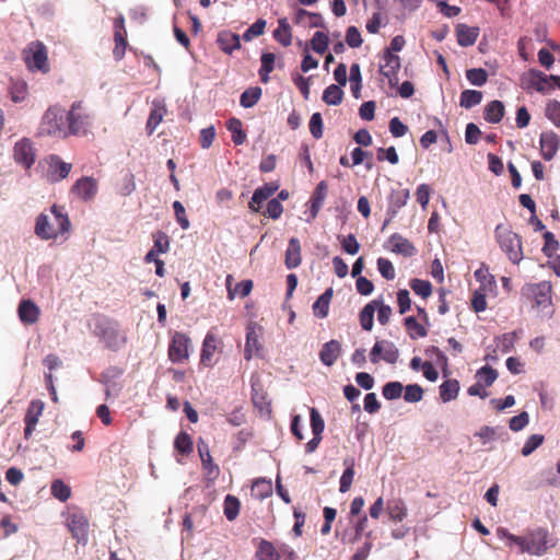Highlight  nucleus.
<instances>
[{
	"label": "nucleus",
	"mask_w": 560,
	"mask_h": 560,
	"mask_svg": "<svg viewBox=\"0 0 560 560\" xmlns=\"http://www.w3.org/2000/svg\"><path fill=\"white\" fill-rule=\"evenodd\" d=\"M389 518L394 522H402L407 517V506L402 499H394L386 506Z\"/></svg>",
	"instance_id": "32"
},
{
	"label": "nucleus",
	"mask_w": 560,
	"mask_h": 560,
	"mask_svg": "<svg viewBox=\"0 0 560 560\" xmlns=\"http://www.w3.org/2000/svg\"><path fill=\"white\" fill-rule=\"evenodd\" d=\"M388 242L392 246V252L404 257H411L417 253L415 245L399 233H394Z\"/></svg>",
	"instance_id": "22"
},
{
	"label": "nucleus",
	"mask_w": 560,
	"mask_h": 560,
	"mask_svg": "<svg viewBox=\"0 0 560 560\" xmlns=\"http://www.w3.org/2000/svg\"><path fill=\"white\" fill-rule=\"evenodd\" d=\"M301 244L296 237H292L289 241L288 248L285 250L284 264L288 269H294L301 265Z\"/></svg>",
	"instance_id": "26"
},
{
	"label": "nucleus",
	"mask_w": 560,
	"mask_h": 560,
	"mask_svg": "<svg viewBox=\"0 0 560 560\" xmlns=\"http://www.w3.org/2000/svg\"><path fill=\"white\" fill-rule=\"evenodd\" d=\"M232 276L229 275L226 277V285H228V296L230 300H233L237 294L242 298L247 296L253 289L252 280H243L235 285L234 289L231 288Z\"/></svg>",
	"instance_id": "37"
},
{
	"label": "nucleus",
	"mask_w": 560,
	"mask_h": 560,
	"mask_svg": "<svg viewBox=\"0 0 560 560\" xmlns=\"http://www.w3.org/2000/svg\"><path fill=\"white\" fill-rule=\"evenodd\" d=\"M275 39L282 46L288 47L292 43L291 27L285 19L279 20L278 27L273 31Z\"/></svg>",
	"instance_id": "39"
},
{
	"label": "nucleus",
	"mask_w": 560,
	"mask_h": 560,
	"mask_svg": "<svg viewBox=\"0 0 560 560\" xmlns=\"http://www.w3.org/2000/svg\"><path fill=\"white\" fill-rule=\"evenodd\" d=\"M98 185L95 178L93 177H82L78 179L71 188L72 194H74L79 199L84 201H89L94 199L97 194Z\"/></svg>",
	"instance_id": "17"
},
{
	"label": "nucleus",
	"mask_w": 560,
	"mask_h": 560,
	"mask_svg": "<svg viewBox=\"0 0 560 560\" xmlns=\"http://www.w3.org/2000/svg\"><path fill=\"white\" fill-rule=\"evenodd\" d=\"M217 43L219 48L226 54H232L241 48L240 36L231 32L219 33Z\"/></svg>",
	"instance_id": "27"
},
{
	"label": "nucleus",
	"mask_w": 560,
	"mask_h": 560,
	"mask_svg": "<svg viewBox=\"0 0 560 560\" xmlns=\"http://www.w3.org/2000/svg\"><path fill=\"white\" fill-rule=\"evenodd\" d=\"M261 345L255 328L249 327L246 334L244 358L249 361L254 355H258Z\"/></svg>",
	"instance_id": "29"
},
{
	"label": "nucleus",
	"mask_w": 560,
	"mask_h": 560,
	"mask_svg": "<svg viewBox=\"0 0 560 560\" xmlns=\"http://www.w3.org/2000/svg\"><path fill=\"white\" fill-rule=\"evenodd\" d=\"M409 199V190L408 189H399L394 191L390 195L389 202L390 207L395 210L402 208Z\"/></svg>",
	"instance_id": "59"
},
{
	"label": "nucleus",
	"mask_w": 560,
	"mask_h": 560,
	"mask_svg": "<svg viewBox=\"0 0 560 560\" xmlns=\"http://www.w3.org/2000/svg\"><path fill=\"white\" fill-rule=\"evenodd\" d=\"M476 377L478 378V383L481 382L485 386H491L498 377V372L491 366H482L477 371Z\"/></svg>",
	"instance_id": "54"
},
{
	"label": "nucleus",
	"mask_w": 560,
	"mask_h": 560,
	"mask_svg": "<svg viewBox=\"0 0 560 560\" xmlns=\"http://www.w3.org/2000/svg\"><path fill=\"white\" fill-rule=\"evenodd\" d=\"M50 490L51 494L61 502H66L71 495L70 487L59 479L52 481Z\"/></svg>",
	"instance_id": "51"
},
{
	"label": "nucleus",
	"mask_w": 560,
	"mask_h": 560,
	"mask_svg": "<svg viewBox=\"0 0 560 560\" xmlns=\"http://www.w3.org/2000/svg\"><path fill=\"white\" fill-rule=\"evenodd\" d=\"M343 98V91L340 85L330 84L324 90L323 101L327 105H339Z\"/></svg>",
	"instance_id": "43"
},
{
	"label": "nucleus",
	"mask_w": 560,
	"mask_h": 560,
	"mask_svg": "<svg viewBox=\"0 0 560 560\" xmlns=\"http://www.w3.org/2000/svg\"><path fill=\"white\" fill-rule=\"evenodd\" d=\"M48 163V178L51 182H58L66 177H68L71 172L72 165L70 163H66L61 161L58 155L51 154L47 159Z\"/></svg>",
	"instance_id": "18"
},
{
	"label": "nucleus",
	"mask_w": 560,
	"mask_h": 560,
	"mask_svg": "<svg viewBox=\"0 0 560 560\" xmlns=\"http://www.w3.org/2000/svg\"><path fill=\"white\" fill-rule=\"evenodd\" d=\"M70 228L68 215L62 212L61 207L54 205L50 208V215L40 213L37 217L35 234L40 240H56L59 235L68 233Z\"/></svg>",
	"instance_id": "1"
},
{
	"label": "nucleus",
	"mask_w": 560,
	"mask_h": 560,
	"mask_svg": "<svg viewBox=\"0 0 560 560\" xmlns=\"http://www.w3.org/2000/svg\"><path fill=\"white\" fill-rule=\"evenodd\" d=\"M539 143L542 158L550 161L559 149L560 140L553 131H546L540 135Z\"/></svg>",
	"instance_id": "19"
},
{
	"label": "nucleus",
	"mask_w": 560,
	"mask_h": 560,
	"mask_svg": "<svg viewBox=\"0 0 560 560\" xmlns=\"http://www.w3.org/2000/svg\"><path fill=\"white\" fill-rule=\"evenodd\" d=\"M272 493V483L270 480L266 479H257L254 481L252 486V494L258 500H264L271 495Z\"/></svg>",
	"instance_id": "42"
},
{
	"label": "nucleus",
	"mask_w": 560,
	"mask_h": 560,
	"mask_svg": "<svg viewBox=\"0 0 560 560\" xmlns=\"http://www.w3.org/2000/svg\"><path fill=\"white\" fill-rule=\"evenodd\" d=\"M545 244L542 246V253L547 257H552L553 254L559 249V242L556 240L553 233L546 231L544 233Z\"/></svg>",
	"instance_id": "56"
},
{
	"label": "nucleus",
	"mask_w": 560,
	"mask_h": 560,
	"mask_svg": "<svg viewBox=\"0 0 560 560\" xmlns=\"http://www.w3.org/2000/svg\"><path fill=\"white\" fill-rule=\"evenodd\" d=\"M266 27V21L262 19H258L255 23H253L243 34V38L245 40H250L254 37L260 36L264 34Z\"/></svg>",
	"instance_id": "63"
},
{
	"label": "nucleus",
	"mask_w": 560,
	"mask_h": 560,
	"mask_svg": "<svg viewBox=\"0 0 560 560\" xmlns=\"http://www.w3.org/2000/svg\"><path fill=\"white\" fill-rule=\"evenodd\" d=\"M546 116L557 127H560V102L552 100L547 103Z\"/></svg>",
	"instance_id": "64"
},
{
	"label": "nucleus",
	"mask_w": 560,
	"mask_h": 560,
	"mask_svg": "<svg viewBox=\"0 0 560 560\" xmlns=\"http://www.w3.org/2000/svg\"><path fill=\"white\" fill-rule=\"evenodd\" d=\"M175 450L182 455H188L192 452V441L188 433L179 432L174 441Z\"/></svg>",
	"instance_id": "47"
},
{
	"label": "nucleus",
	"mask_w": 560,
	"mask_h": 560,
	"mask_svg": "<svg viewBox=\"0 0 560 560\" xmlns=\"http://www.w3.org/2000/svg\"><path fill=\"white\" fill-rule=\"evenodd\" d=\"M499 339L498 347L504 353L510 352L514 348L515 341L518 339L516 331L503 334Z\"/></svg>",
	"instance_id": "60"
},
{
	"label": "nucleus",
	"mask_w": 560,
	"mask_h": 560,
	"mask_svg": "<svg viewBox=\"0 0 560 560\" xmlns=\"http://www.w3.org/2000/svg\"><path fill=\"white\" fill-rule=\"evenodd\" d=\"M466 78L472 85L482 86L487 83L488 73L482 68H472L466 71Z\"/></svg>",
	"instance_id": "52"
},
{
	"label": "nucleus",
	"mask_w": 560,
	"mask_h": 560,
	"mask_svg": "<svg viewBox=\"0 0 560 560\" xmlns=\"http://www.w3.org/2000/svg\"><path fill=\"white\" fill-rule=\"evenodd\" d=\"M261 96V89L258 86L245 90L240 98V103L245 108H250L258 103Z\"/></svg>",
	"instance_id": "46"
},
{
	"label": "nucleus",
	"mask_w": 560,
	"mask_h": 560,
	"mask_svg": "<svg viewBox=\"0 0 560 560\" xmlns=\"http://www.w3.org/2000/svg\"><path fill=\"white\" fill-rule=\"evenodd\" d=\"M522 85L526 90H536L539 93H545L548 90L547 74L540 70L530 69L522 77Z\"/></svg>",
	"instance_id": "16"
},
{
	"label": "nucleus",
	"mask_w": 560,
	"mask_h": 560,
	"mask_svg": "<svg viewBox=\"0 0 560 560\" xmlns=\"http://www.w3.org/2000/svg\"><path fill=\"white\" fill-rule=\"evenodd\" d=\"M294 22L308 27H323V18L319 13H312L304 9H299L294 16Z\"/></svg>",
	"instance_id": "28"
},
{
	"label": "nucleus",
	"mask_w": 560,
	"mask_h": 560,
	"mask_svg": "<svg viewBox=\"0 0 560 560\" xmlns=\"http://www.w3.org/2000/svg\"><path fill=\"white\" fill-rule=\"evenodd\" d=\"M166 112V107L162 102L153 101L152 108L145 125V130L149 136H151L156 127L162 122Z\"/></svg>",
	"instance_id": "23"
},
{
	"label": "nucleus",
	"mask_w": 560,
	"mask_h": 560,
	"mask_svg": "<svg viewBox=\"0 0 560 560\" xmlns=\"http://www.w3.org/2000/svg\"><path fill=\"white\" fill-rule=\"evenodd\" d=\"M485 119L498 124L504 116V105L501 101H492L485 107Z\"/></svg>",
	"instance_id": "36"
},
{
	"label": "nucleus",
	"mask_w": 560,
	"mask_h": 560,
	"mask_svg": "<svg viewBox=\"0 0 560 560\" xmlns=\"http://www.w3.org/2000/svg\"><path fill=\"white\" fill-rule=\"evenodd\" d=\"M68 132L71 135H85L91 125V115L83 106L82 101L74 102L66 116Z\"/></svg>",
	"instance_id": "6"
},
{
	"label": "nucleus",
	"mask_w": 560,
	"mask_h": 560,
	"mask_svg": "<svg viewBox=\"0 0 560 560\" xmlns=\"http://www.w3.org/2000/svg\"><path fill=\"white\" fill-rule=\"evenodd\" d=\"M327 195V184L322 180L315 188L311 197V217L315 219L323 206V202Z\"/></svg>",
	"instance_id": "31"
},
{
	"label": "nucleus",
	"mask_w": 560,
	"mask_h": 560,
	"mask_svg": "<svg viewBox=\"0 0 560 560\" xmlns=\"http://www.w3.org/2000/svg\"><path fill=\"white\" fill-rule=\"evenodd\" d=\"M482 101V93L476 90H465L460 94L459 105L464 108H471Z\"/></svg>",
	"instance_id": "45"
},
{
	"label": "nucleus",
	"mask_w": 560,
	"mask_h": 560,
	"mask_svg": "<svg viewBox=\"0 0 560 560\" xmlns=\"http://www.w3.org/2000/svg\"><path fill=\"white\" fill-rule=\"evenodd\" d=\"M328 36L323 32H316L313 35L311 45L314 51L317 54H324L328 48Z\"/></svg>",
	"instance_id": "57"
},
{
	"label": "nucleus",
	"mask_w": 560,
	"mask_h": 560,
	"mask_svg": "<svg viewBox=\"0 0 560 560\" xmlns=\"http://www.w3.org/2000/svg\"><path fill=\"white\" fill-rule=\"evenodd\" d=\"M14 161L25 168H31L35 162V150L28 139L18 141L13 150Z\"/></svg>",
	"instance_id": "14"
},
{
	"label": "nucleus",
	"mask_w": 560,
	"mask_h": 560,
	"mask_svg": "<svg viewBox=\"0 0 560 560\" xmlns=\"http://www.w3.org/2000/svg\"><path fill=\"white\" fill-rule=\"evenodd\" d=\"M409 285L416 294L422 296L423 299L429 298L432 293V284L428 280L415 278L410 280Z\"/></svg>",
	"instance_id": "48"
},
{
	"label": "nucleus",
	"mask_w": 560,
	"mask_h": 560,
	"mask_svg": "<svg viewBox=\"0 0 560 560\" xmlns=\"http://www.w3.org/2000/svg\"><path fill=\"white\" fill-rule=\"evenodd\" d=\"M100 337L106 348L117 351L127 341V337L124 331L118 328L117 323L109 320L104 322L98 326Z\"/></svg>",
	"instance_id": "8"
},
{
	"label": "nucleus",
	"mask_w": 560,
	"mask_h": 560,
	"mask_svg": "<svg viewBox=\"0 0 560 560\" xmlns=\"http://www.w3.org/2000/svg\"><path fill=\"white\" fill-rule=\"evenodd\" d=\"M404 386L400 382H388L383 386L382 394L387 400H394L401 396Z\"/></svg>",
	"instance_id": "53"
},
{
	"label": "nucleus",
	"mask_w": 560,
	"mask_h": 560,
	"mask_svg": "<svg viewBox=\"0 0 560 560\" xmlns=\"http://www.w3.org/2000/svg\"><path fill=\"white\" fill-rule=\"evenodd\" d=\"M256 558L258 560H280L281 555L272 542L261 539L256 550Z\"/></svg>",
	"instance_id": "34"
},
{
	"label": "nucleus",
	"mask_w": 560,
	"mask_h": 560,
	"mask_svg": "<svg viewBox=\"0 0 560 560\" xmlns=\"http://www.w3.org/2000/svg\"><path fill=\"white\" fill-rule=\"evenodd\" d=\"M332 295H334L332 288L326 289V291L322 295H319V298L313 304V312L316 317H318V318L327 317Z\"/></svg>",
	"instance_id": "30"
},
{
	"label": "nucleus",
	"mask_w": 560,
	"mask_h": 560,
	"mask_svg": "<svg viewBox=\"0 0 560 560\" xmlns=\"http://www.w3.org/2000/svg\"><path fill=\"white\" fill-rule=\"evenodd\" d=\"M65 119V110L61 107H49L42 119V132L55 137H66L69 132Z\"/></svg>",
	"instance_id": "5"
},
{
	"label": "nucleus",
	"mask_w": 560,
	"mask_h": 560,
	"mask_svg": "<svg viewBox=\"0 0 560 560\" xmlns=\"http://www.w3.org/2000/svg\"><path fill=\"white\" fill-rule=\"evenodd\" d=\"M275 60H276V56L272 52H265L261 55V58H260L261 67L259 70V75H260V79L262 82H267L268 74L275 68Z\"/></svg>",
	"instance_id": "49"
},
{
	"label": "nucleus",
	"mask_w": 560,
	"mask_h": 560,
	"mask_svg": "<svg viewBox=\"0 0 560 560\" xmlns=\"http://www.w3.org/2000/svg\"><path fill=\"white\" fill-rule=\"evenodd\" d=\"M240 508H241V502L236 497H234L232 494H228L225 497L224 504H223V512H224L225 517L230 522L236 520V517L240 514Z\"/></svg>",
	"instance_id": "44"
},
{
	"label": "nucleus",
	"mask_w": 560,
	"mask_h": 560,
	"mask_svg": "<svg viewBox=\"0 0 560 560\" xmlns=\"http://www.w3.org/2000/svg\"><path fill=\"white\" fill-rule=\"evenodd\" d=\"M405 327L408 331V335L411 339H418L425 337L428 335V330L422 326L416 317L408 316L404 319Z\"/></svg>",
	"instance_id": "41"
},
{
	"label": "nucleus",
	"mask_w": 560,
	"mask_h": 560,
	"mask_svg": "<svg viewBox=\"0 0 560 560\" xmlns=\"http://www.w3.org/2000/svg\"><path fill=\"white\" fill-rule=\"evenodd\" d=\"M223 349V341L220 337L214 335L212 331H208L201 348L200 364L207 368L214 365V353L221 352Z\"/></svg>",
	"instance_id": "11"
},
{
	"label": "nucleus",
	"mask_w": 560,
	"mask_h": 560,
	"mask_svg": "<svg viewBox=\"0 0 560 560\" xmlns=\"http://www.w3.org/2000/svg\"><path fill=\"white\" fill-rule=\"evenodd\" d=\"M547 537L548 533L546 529L538 528L530 533L526 537L512 536L511 542L516 544L521 548V552H527L530 555L540 556L547 550Z\"/></svg>",
	"instance_id": "4"
},
{
	"label": "nucleus",
	"mask_w": 560,
	"mask_h": 560,
	"mask_svg": "<svg viewBox=\"0 0 560 560\" xmlns=\"http://www.w3.org/2000/svg\"><path fill=\"white\" fill-rule=\"evenodd\" d=\"M18 312L21 322L27 325L36 323L39 318V308L31 300L21 301Z\"/></svg>",
	"instance_id": "25"
},
{
	"label": "nucleus",
	"mask_w": 560,
	"mask_h": 560,
	"mask_svg": "<svg viewBox=\"0 0 560 560\" xmlns=\"http://www.w3.org/2000/svg\"><path fill=\"white\" fill-rule=\"evenodd\" d=\"M343 465L346 466V469L343 474L340 477L339 482V491L341 493L348 492L352 486L353 478H354V459L353 458H345Z\"/></svg>",
	"instance_id": "33"
},
{
	"label": "nucleus",
	"mask_w": 560,
	"mask_h": 560,
	"mask_svg": "<svg viewBox=\"0 0 560 560\" xmlns=\"http://www.w3.org/2000/svg\"><path fill=\"white\" fill-rule=\"evenodd\" d=\"M459 392V383L457 380H447L440 385V397L443 402L456 399Z\"/></svg>",
	"instance_id": "38"
},
{
	"label": "nucleus",
	"mask_w": 560,
	"mask_h": 560,
	"mask_svg": "<svg viewBox=\"0 0 560 560\" xmlns=\"http://www.w3.org/2000/svg\"><path fill=\"white\" fill-rule=\"evenodd\" d=\"M190 338L179 331H175L168 345V359L173 363H183L189 359Z\"/></svg>",
	"instance_id": "7"
},
{
	"label": "nucleus",
	"mask_w": 560,
	"mask_h": 560,
	"mask_svg": "<svg viewBox=\"0 0 560 560\" xmlns=\"http://www.w3.org/2000/svg\"><path fill=\"white\" fill-rule=\"evenodd\" d=\"M383 62L380 66L381 73L388 79L390 85L398 83L397 73L400 69V58L386 49L382 57Z\"/></svg>",
	"instance_id": "13"
},
{
	"label": "nucleus",
	"mask_w": 560,
	"mask_h": 560,
	"mask_svg": "<svg viewBox=\"0 0 560 560\" xmlns=\"http://www.w3.org/2000/svg\"><path fill=\"white\" fill-rule=\"evenodd\" d=\"M66 525L74 539L82 540L86 538L89 520L81 510H69L66 515Z\"/></svg>",
	"instance_id": "9"
},
{
	"label": "nucleus",
	"mask_w": 560,
	"mask_h": 560,
	"mask_svg": "<svg viewBox=\"0 0 560 560\" xmlns=\"http://www.w3.org/2000/svg\"><path fill=\"white\" fill-rule=\"evenodd\" d=\"M350 82L353 97L360 98L362 84L360 66L358 63H353L350 68Z\"/></svg>",
	"instance_id": "50"
},
{
	"label": "nucleus",
	"mask_w": 560,
	"mask_h": 560,
	"mask_svg": "<svg viewBox=\"0 0 560 560\" xmlns=\"http://www.w3.org/2000/svg\"><path fill=\"white\" fill-rule=\"evenodd\" d=\"M552 285L549 281L527 283L522 288V295L533 303V307L545 310L551 306Z\"/></svg>",
	"instance_id": "3"
},
{
	"label": "nucleus",
	"mask_w": 560,
	"mask_h": 560,
	"mask_svg": "<svg viewBox=\"0 0 560 560\" xmlns=\"http://www.w3.org/2000/svg\"><path fill=\"white\" fill-rule=\"evenodd\" d=\"M43 410H44V402L42 400L34 399L30 402L26 413H25V418H24V422H25L24 438L26 440H28L32 436V434L38 423V420L43 413Z\"/></svg>",
	"instance_id": "15"
},
{
	"label": "nucleus",
	"mask_w": 560,
	"mask_h": 560,
	"mask_svg": "<svg viewBox=\"0 0 560 560\" xmlns=\"http://www.w3.org/2000/svg\"><path fill=\"white\" fill-rule=\"evenodd\" d=\"M495 240L512 264H520L523 258L521 236L504 224H498L494 230Z\"/></svg>",
	"instance_id": "2"
},
{
	"label": "nucleus",
	"mask_w": 560,
	"mask_h": 560,
	"mask_svg": "<svg viewBox=\"0 0 560 560\" xmlns=\"http://www.w3.org/2000/svg\"><path fill=\"white\" fill-rule=\"evenodd\" d=\"M455 31L457 43L462 47H468L474 45L479 36V28L476 26L458 24Z\"/></svg>",
	"instance_id": "24"
},
{
	"label": "nucleus",
	"mask_w": 560,
	"mask_h": 560,
	"mask_svg": "<svg viewBox=\"0 0 560 560\" xmlns=\"http://www.w3.org/2000/svg\"><path fill=\"white\" fill-rule=\"evenodd\" d=\"M11 100L14 103L23 102L27 95V84L24 81H16L10 88Z\"/></svg>",
	"instance_id": "55"
},
{
	"label": "nucleus",
	"mask_w": 560,
	"mask_h": 560,
	"mask_svg": "<svg viewBox=\"0 0 560 560\" xmlns=\"http://www.w3.org/2000/svg\"><path fill=\"white\" fill-rule=\"evenodd\" d=\"M278 188L279 186L275 183H268L261 187H258L254 191L252 200L249 201V209L254 212H259L262 202L270 198L278 190Z\"/></svg>",
	"instance_id": "21"
},
{
	"label": "nucleus",
	"mask_w": 560,
	"mask_h": 560,
	"mask_svg": "<svg viewBox=\"0 0 560 560\" xmlns=\"http://www.w3.org/2000/svg\"><path fill=\"white\" fill-rule=\"evenodd\" d=\"M341 352V343L338 340L331 339L323 345L319 351V360L324 365L331 366L336 363Z\"/></svg>",
	"instance_id": "20"
},
{
	"label": "nucleus",
	"mask_w": 560,
	"mask_h": 560,
	"mask_svg": "<svg viewBox=\"0 0 560 560\" xmlns=\"http://www.w3.org/2000/svg\"><path fill=\"white\" fill-rule=\"evenodd\" d=\"M226 128L232 133V141L235 145H241L246 141V132L238 118L232 117L226 121Z\"/></svg>",
	"instance_id": "35"
},
{
	"label": "nucleus",
	"mask_w": 560,
	"mask_h": 560,
	"mask_svg": "<svg viewBox=\"0 0 560 560\" xmlns=\"http://www.w3.org/2000/svg\"><path fill=\"white\" fill-rule=\"evenodd\" d=\"M24 54V59L28 68L44 72L48 71L47 50L43 43H32Z\"/></svg>",
	"instance_id": "10"
},
{
	"label": "nucleus",
	"mask_w": 560,
	"mask_h": 560,
	"mask_svg": "<svg viewBox=\"0 0 560 560\" xmlns=\"http://www.w3.org/2000/svg\"><path fill=\"white\" fill-rule=\"evenodd\" d=\"M376 304V302L371 301L361 310L359 314L360 325L366 331H370L373 328Z\"/></svg>",
	"instance_id": "40"
},
{
	"label": "nucleus",
	"mask_w": 560,
	"mask_h": 560,
	"mask_svg": "<svg viewBox=\"0 0 560 560\" xmlns=\"http://www.w3.org/2000/svg\"><path fill=\"white\" fill-rule=\"evenodd\" d=\"M310 418L313 435L322 436V433L324 432L325 429V422L322 416L315 408H312L310 411Z\"/></svg>",
	"instance_id": "61"
},
{
	"label": "nucleus",
	"mask_w": 560,
	"mask_h": 560,
	"mask_svg": "<svg viewBox=\"0 0 560 560\" xmlns=\"http://www.w3.org/2000/svg\"><path fill=\"white\" fill-rule=\"evenodd\" d=\"M114 42L113 56L116 60H121L125 57L128 45L125 19L121 14L114 20Z\"/></svg>",
	"instance_id": "12"
},
{
	"label": "nucleus",
	"mask_w": 560,
	"mask_h": 560,
	"mask_svg": "<svg viewBox=\"0 0 560 560\" xmlns=\"http://www.w3.org/2000/svg\"><path fill=\"white\" fill-rule=\"evenodd\" d=\"M423 397V389L418 384H410L405 387L404 399L408 402H418Z\"/></svg>",
	"instance_id": "58"
},
{
	"label": "nucleus",
	"mask_w": 560,
	"mask_h": 560,
	"mask_svg": "<svg viewBox=\"0 0 560 560\" xmlns=\"http://www.w3.org/2000/svg\"><path fill=\"white\" fill-rule=\"evenodd\" d=\"M377 269L383 278L386 280H393L396 276L395 268L390 260L387 258L380 257L377 259Z\"/></svg>",
	"instance_id": "62"
}]
</instances>
